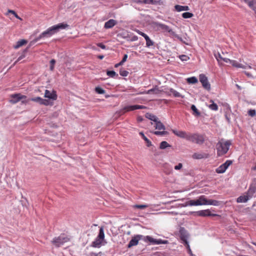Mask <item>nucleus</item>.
<instances>
[{
	"mask_svg": "<svg viewBox=\"0 0 256 256\" xmlns=\"http://www.w3.org/2000/svg\"><path fill=\"white\" fill-rule=\"evenodd\" d=\"M28 100L40 104H44V106H48L52 104V103L50 102L49 100L43 99L39 96L30 98Z\"/></svg>",
	"mask_w": 256,
	"mask_h": 256,
	"instance_id": "obj_9",
	"label": "nucleus"
},
{
	"mask_svg": "<svg viewBox=\"0 0 256 256\" xmlns=\"http://www.w3.org/2000/svg\"><path fill=\"white\" fill-rule=\"evenodd\" d=\"M250 197L247 194L246 195L240 196L237 198L236 202L238 203L246 202L250 199Z\"/></svg>",
	"mask_w": 256,
	"mask_h": 256,
	"instance_id": "obj_22",
	"label": "nucleus"
},
{
	"mask_svg": "<svg viewBox=\"0 0 256 256\" xmlns=\"http://www.w3.org/2000/svg\"><path fill=\"white\" fill-rule=\"evenodd\" d=\"M187 140L198 144H202L204 142V138L198 133H189Z\"/></svg>",
	"mask_w": 256,
	"mask_h": 256,
	"instance_id": "obj_5",
	"label": "nucleus"
},
{
	"mask_svg": "<svg viewBox=\"0 0 256 256\" xmlns=\"http://www.w3.org/2000/svg\"><path fill=\"white\" fill-rule=\"evenodd\" d=\"M68 24L64 23H60L53 26L42 32L39 36L36 38L32 42L35 43L42 38H50L54 34L58 32L60 30L65 29L68 28Z\"/></svg>",
	"mask_w": 256,
	"mask_h": 256,
	"instance_id": "obj_1",
	"label": "nucleus"
},
{
	"mask_svg": "<svg viewBox=\"0 0 256 256\" xmlns=\"http://www.w3.org/2000/svg\"><path fill=\"white\" fill-rule=\"evenodd\" d=\"M116 24L115 20L111 19L106 22L104 24L106 28H112Z\"/></svg>",
	"mask_w": 256,
	"mask_h": 256,
	"instance_id": "obj_24",
	"label": "nucleus"
},
{
	"mask_svg": "<svg viewBox=\"0 0 256 256\" xmlns=\"http://www.w3.org/2000/svg\"><path fill=\"white\" fill-rule=\"evenodd\" d=\"M120 74L122 76H126L128 75V72L123 68H120Z\"/></svg>",
	"mask_w": 256,
	"mask_h": 256,
	"instance_id": "obj_38",
	"label": "nucleus"
},
{
	"mask_svg": "<svg viewBox=\"0 0 256 256\" xmlns=\"http://www.w3.org/2000/svg\"><path fill=\"white\" fill-rule=\"evenodd\" d=\"M96 92L99 94H104L105 93V90L100 87H96L95 88Z\"/></svg>",
	"mask_w": 256,
	"mask_h": 256,
	"instance_id": "obj_44",
	"label": "nucleus"
},
{
	"mask_svg": "<svg viewBox=\"0 0 256 256\" xmlns=\"http://www.w3.org/2000/svg\"><path fill=\"white\" fill-rule=\"evenodd\" d=\"M252 244L256 246V242H252Z\"/></svg>",
	"mask_w": 256,
	"mask_h": 256,
	"instance_id": "obj_63",
	"label": "nucleus"
},
{
	"mask_svg": "<svg viewBox=\"0 0 256 256\" xmlns=\"http://www.w3.org/2000/svg\"><path fill=\"white\" fill-rule=\"evenodd\" d=\"M106 243L104 227L101 226L100 228L98 234L92 242V246L94 248H100L102 244H104Z\"/></svg>",
	"mask_w": 256,
	"mask_h": 256,
	"instance_id": "obj_4",
	"label": "nucleus"
},
{
	"mask_svg": "<svg viewBox=\"0 0 256 256\" xmlns=\"http://www.w3.org/2000/svg\"><path fill=\"white\" fill-rule=\"evenodd\" d=\"M169 32L174 38L180 39V36L177 34L175 32H174L172 29L171 32Z\"/></svg>",
	"mask_w": 256,
	"mask_h": 256,
	"instance_id": "obj_52",
	"label": "nucleus"
},
{
	"mask_svg": "<svg viewBox=\"0 0 256 256\" xmlns=\"http://www.w3.org/2000/svg\"><path fill=\"white\" fill-rule=\"evenodd\" d=\"M104 58V56L103 55H100L98 56V58L102 60Z\"/></svg>",
	"mask_w": 256,
	"mask_h": 256,
	"instance_id": "obj_61",
	"label": "nucleus"
},
{
	"mask_svg": "<svg viewBox=\"0 0 256 256\" xmlns=\"http://www.w3.org/2000/svg\"><path fill=\"white\" fill-rule=\"evenodd\" d=\"M160 92V90L157 88H152L150 90H149L147 92L148 94H158Z\"/></svg>",
	"mask_w": 256,
	"mask_h": 256,
	"instance_id": "obj_37",
	"label": "nucleus"
},
{
	"mask_svg": "<svg viewBox=\"0 0 256 256\" xmlns=\"http://www.w3.org/2000/svg\"><path fill=\"white\" fill-rule=\"evenodd\" d=\"M106 74L108 76L111 78H114L115 76H118V74L113 70H108L106 72Z\"/></svg>",
	"mask_w": 256,
	"mask_h": 256,
	"instance_id": "obj_41",
	"label": "nucleus"
},
{
	"mask_svg": "<svg viewBox=\"0 0 256 256\" xmlns=\"http://www.w3.org/2000/svg\"><path fill=\"white\" fill-rule=\"evenodd\" d=\"M230 64H231L232 66L238 68H242L244 69H252L251 66L248 65H243L242 64L238 63L237 61L235 60H231Z\"/></svg>",
	"mask_w": 256,
	"mask_h": 256,
	"instance_id": "obj_14",
	"label": "nucleus"
},
{
	"mask_svg": "<svg viewBox=\"0 0 256 256\" xmlns=\"http://www.w3.org/2000/svg\"><path fill=\"white\" fill-rule=\"evenodd\" d=\"M44 97L52 100H56L57 98V95L55 91L53 90L52 92H50V90H45Z\"/></svg>",
	"mask_w": 256,
	"mask_h": 256,
	"instance_id": "obj_16",
	"label": "nucleus"
},
{
	"mask_svg": "<svg viewBox=\"0 0 256 256\" xmlns=\"http://www.w3.org/2000/svg\"><path fill=\"white\" fill-rule=\"evenodd\" d=\"M56 63V60L54 59H52L50 61V70L52 71L54 69V65Z\"/></svg>",
	"mask_w": 256,
	"mask_h": 256,
	"instance_id": "obj_49",
	"label": "nucleus"
},
{
	"mask_svg": "<svg viewBox=\"0 0 256 256\" xmlns=\"http://www.w3.org/2000/svg\"><path fill=\"white\" fill-rule=\"evenodd\" d=\"M138 40V36H134L132 37L130 40L135 41V40Z\"/></svg>",
	"mask_w": 256,
	"mask_h": 256,
	"instance_id": "obj_57",
	"label": "nucleus"
},
{
	"mask_svg": "<svg viewBox=\"0 0 256 256\" xmlns=\"http://www.w3.org/2000/svg\"><path fill=\"white\" fill-rule=\"evenodd\" d=\"M156 123L155 128L158 130H162L163 131H156L154 134L156 136H163L166 134L167 132L164 131L165 126L163 124L160 120H158Z\"/></svg>",
	"mask_w": 256,
	"mask_h": 256,
	"instance_id": "obj_7",
	"label": "nucleus"
},
{
	"mask_svg": "<svg viewBox=\"0 0 256 256\" xmlns=\"http://www.w3.org/2000/svg\"><path fill=\"white\" fill-rule=\"evenodd\" d=\"M209 156V154L208 153L203 152H194L192 154V157L193 159L194 160H200L203 158H207Z\"/></svg>",
	"mask_w": 256,
	"mask_h": 256,
	"instance_id": "obj_11",
	"label": "nucleus"
},
{
	"mask_svg": "<svg viewBox=\"0 0 256 256\" xmlns=\"http://www.w3.org/2000/svg\"><path fill=\"white\" fill-rule=\"evenodd\" d=\"M223 62H226V63H230V62L231 60L228 58H224L222 60Z\"/></svg>",
	"mask_w": 256,
	"mask_h": 256,
	"instance_id": "obj_56",
	"label": "nucleus"
},
{
	"mask_svg": "<svg viewBox=\"0 0 256 256\" xmlns=\"http://www.w3.org/2000/svg\"><path fill=\"white\" fill-rule=\"evenodd\" d=\"M214 54L218 64H221V62L222 60L224 57L222 56L219 52H216V51L214 52Z\"/></svg>",
	"mask_w": 256,
	"mask_h": 256,
	"instance_id": "obj_28",
	"label": "nucleus"
},
{
	"mask_svg": "<svg viewBox=\"0 0 256 256\" xmlns=\"http://www.w3.org/2000/svg\"><path fill=\"white\" fill-rule=\"evenodd\" d=\"M193 16H194V14L192 13L189 12H185L182 14V16L184 18H190L192 17Z\"/></svg>",
	"mask_w": 256,
	"mask_h": 256,
	"instance_id": "obj_39",
	"label": "nucleus"
},
{
	"mask_svg": "<svg viewBox=\"0 0 256 256\" xmlns=\"http://www.w3.org/2000/svg\"><path fill=\"white\" fill-rule=\"evenodd\" d=\"M24 57H25V55H24V54L22 55L21 56H19V57H18V60H17V61H19V60H22V59L24 58Z\"/></svg>",
	"mask_w": 256,
	"mask_h": 256,
	"instance_id": "obj_58",
	"label": "nucleus"
},
{
	"mask_svg": "<svg viewBox=\"0 0 256 256\" xmlns=\"http://www.w3.org/2000/svg\"><path fill=\"white\" fill-rule=\"evenodd\" d=\"M244 72L247 76L248 77L250 78H254V77L252 75V72H247V71H244Z\"/></svg>",
	"mask_w": 256,
	"mask_h": 256,
	"instance_id": "obj_54",
	"label": "nucleus"
},
{
	"mask_svg": "<svg viewBox=\"0 0 256 256\" xmlns=\"http://www.w3.org/2000/svg\"><path fill=\"white\" fill-rule=\"evenodd\" d=\"M174 8L177 12L187 11L189 10V7L186 6L176 5Z\"/></svg>",
	"mask_w": 256,
	"mask_h": 256,
	"instance_id": "obj_26",
	"label": "nucleus"
},
{
	"mask_svg": "<svg viewBox=\"0 0 256 256\" xmlns=\"http://www.w3.org/2000/svg\"><path fill=\"white\" fill-rule=\"evenodd\" d=\"M127 108H127V107H125V108H124V110H126Z\"/></svg>",
	"mask_w": 256,
	"mask_h": 256,
	"instance_id": "obj_64",
	"label": "nucleus"
},
{
	"mask_svg": "<svg viewBox=\"0 0 256 256\" xmlns=\"http://www.w3.org/2000/svg\"><path fill=\"white\" fill-rule=\"evenodd\" d=\"M200 81L205 89L208 90H210V84L208 81L207 77L205 75L203 74L200 75Z\"/></svg>",
	"mask_w": 256,
	"mask_h": 256,
	"instance_id": "obj_8",
	"label": "nucleus"
},
{
	"mask_svg": "<svg viewBox=\"0 0 256 256\" xmlns=\"http://www.w3.org/2000/svg\"><path fill=\"white\" fill-rule=\"evenodd\" d=\"M148 204H136L132 206L134 208H140L143 209L146 208H148Z\"/></svg>",
	"mask_w": 256,
	"mask_h": 256,
	"instance_id": "obj_43",
	"label": "nucleus"
},
{
	"mask_svg": "<svg viewBox=\"0 0 256 256\" xmlns=\"http://www.w3.org/2000/svg\"><path fill=\"white\" fill-rule=\"evenodd\" d=\"M70 240V238L64 234H62L58 237L54 238L52 242L56 246L59 247L64 244Z\"/></svg>",
	"mask_w": 256,
	"mask_h": 256,
	"instance_id": "obj_6",
	"label": "nucleus"
},
{
	"mask_svg": "<svg viewBox=\"0 0 256 256\" xmlns=\"http://www.w3.org/2000/svg\"><path fill=\"white\" fill-rule=\"evenodd\" d=\"M210 102L211 104L208 106V108L212 110H214V111L218 110V106L216 103L214 102V100H210Z\"/></svg>",
	"mask_w": 256,
	"mask_h": 256,
	"instance_id": "obj_27",
	"label": "nucleus"
},
{
	"mask_svg": "<svg viewBox=\"0 0 256 256\" xmlns=\"http://www.w3.org/2000/svg\"><path fill=\"white\" fill-rule=\"evenodd\" d=\"M127 58H128L127 54H124L122 60L119 63L116 64L114 66V67L118 68L120 66H122L124 64V63L126 62V60H127Z\"/></svg>",
	"mask_w": 256,
	"mask_h": 256,
	"instance_id": "obj_34",
	"label": "nucleus"
},
{
	"mask_svg": "<svg viewBox=\"0 0 256 256\" xmlns=\"http://www.w3.org/2000/svg\"><path fill=\"white\" fill-rule=\"evenodd\" d=\"M140 134L142 136V138L144 140L146 143V146L149 147L152 146L151 142L144 136L142 132H140Z\"/></svg>",
	"mask_w": 256,
	"mask_h": 256,
	"instance_id": "obj_32",
	"label": "nucleus"
},
{
	"mask_svg": "<svg viewBox=\"0 0 256 256\" xmlns=\"http://www.w3.org/2000/svg\"><path fill=\"white\" fill-rule=\"evenodd\" d=\"M166 93L168 95L172 94L173 96L176 98L180 97V98H183L184 97L182 94H180L177 91H176V90H174V89L172 88L168 89V91H166Z\"/></svg>",
	"mask_w": 256,
	"mask_h": 256,
	"instance_id": "obj_19",
	"label": "nucleus"
},
{
	"mask_svg": "<svg viewBox=\"0 0 256 256\" xmlns=\"http://www.w3.org/2000/svg\"><path fill=\"white\" fill-rule=\"evenodd\" d=\"M246 2L248 3V6L256 12V7L254 6V0H244Z\"/></svg>",
	"mask_w": 256,
	"mask_h": 256,
	"instance_id": "obj_31",
	"label": "nucleus"
},
{
	"mask_svg": "<svg viewBox=\"0 0 256 256\" xmlns=\"http://www.w3.org/2000/svg\"><path fill=\"white\" fill-rule=\"evenodd\" d=\"M27 43V41L25 40H18L16 44L14 46V48L17 49L20 47L22 46L23 45L26 44Z\"/></svg>",
	"mask_w": 256,
	"mask_h": 256,
	"instance_id": "obj_30",
	"label": "nucleus"
},
{
	"mask_svg": "<svg viewBox=\"0 0 256 256\" xmlns=\"http://www.w3.org/2000/svg\"><path fill=\"white\" fill-rule=\"evenodd\" d=\"M248 114L251 116H254L256 114V112L254 110H250L248 111Z\"/></svg>",
	"mask_w": 256,
	"mask_h": 256,
	"instance_id": "obj_50",
	"label": "nucleus"
},
{
	"mask_svg": "<svg viewBox=\"0 0 256 256\" xmlns=\"http://www.w3.org/2000/svg\"><path fill=\"white\" fill-rule=\"evenodd\" d=\"M26 96H22L20 94H14L12 96V99L10 102L12 104H16L21 100L25 99Z\"/></svg>",
	"mask_w": 256,
	"mask_h": 256,
	"instance_id": "obj_15",
	"label": "nucleus"
},
{
	"mask_svg": "<svg viewBox=\"0 0 256 256\" xmlns=\"http://www.w3.org/2000/svg\"><path fill=\"white\" fill-rule=\"evenodd\" d=\"M226 169L224 167L222 164H221L216 169V172L218 174H222L226 172Z\"/></svg>",
	"mask_w": 256,
	"mask_h": 256,
	"instance_id": "obj_36",
	"label": "nucleus"
},
{
	"mask_svg": "<svg viewBox=\"0 0 256 256\" xmlns=\"http://www.w3.org/2000/svg\"><path fill=\"white\" fill-rule=\"evenodd\" d=\"M138 33L140 36H142L146 40V47L150 48V46H154V42L150 39L147 34L140 30H138Z\"/></svg>",
	"mask_w": 256,
	"mask_h": 256,
	"instance_id": "obj_13",
	"label": "nucleus"
},
{
	"mask_svg": "<svg viewBox=\"0 0 256 256\" xmlns=\"http://www.w3.org/2000/svg\"><path fill=\"white\" fill-rule=\"evenodd\" d=\"M184 245L186 246L188 250V253L190 254V256H193L194 254H192V251L190 249V246L188 243L186 244H184Z\"/></svg>",
	"mask_w": 256,
	"mask_h": 256,
	"instance_id": "obj_47",
	"label": "nucleus"
},
{
	"mask_svg": "<svg viewBox=\"0 0 256 256\" xmlns=\"http://www.w3.org/2000/svg\"><path fill=\"white\" fill-rule=\"evenodd\" d=\"M156 244H166L167 243L166 240H156Z\"/></svg>",
	"mask_w": 256,
	"mask_h": 256,
	"instance_id": "obj_53",
	"label": "nucleus"
},
{
	"mask_svg": "<svg viewBox=\"0 0 256 256\" xmlns=\"http://www.w3.org/2000/svg\"><path fill=\"white\" fill-rule=\"evenodd\" d=\"M183 167V164L182 163H178V164L174 166V169L176 170H182Z\"/></svg>",
	"mask_w": 256,
	"mask_h": 256,
	"instance_id": "obj_46",
	"label": "nucleus"
},
{
	"mask_svg": "<svg viewBox=\"0 0 256 256\" xmlns=\"http://www.w3.org/2000/svg\"><path fill=\"white\" fill-rule=\"evenodd\" d=\"M231 144L230 140L221 139L216 146L218 155V156H222L226 154Z\"/></svg>",
	"mask_w": 256,
	"mask_h": 256,
	"instance_id": "obj_3",
	"label": "nucleus"
},
{
	"mask_svg": "<svg viewBox=\"0 0 256 256\" xmlns=\"http://www.w3.org/2000/svg\"><path fill=\"white\" fill-rule=\"evenodd\" d=\"M98 46L100 48L102 49H106V46L105 45L102 44V43H98L97 44Z\"/></svg>",
	"mask_w": 256,
	"mask_h": 256,
	"instance_id": "obj_55",
	"label": "nucleus"
},
{
	"mask_svg": "<svg viewBox=\"0 0 256 256\" xmlns=\"http://www.w3.org/2000/svg\"><path fill=\"white\" fill-rule=\"evenodd\" d=\"M198 216H215L216 214H212L209 210H201L197 212Z\"/></svg>",
	"mask_w": 256,
	"mask_h": 256,
	"instance_id": "obj_17",
	"label": "nucleus"
},
{
	"mask_svg": "<svg viewBox=\"0 0 256 256\" xmlns=\"http://www.w3.org/2000/svg\"><path fill=\"white\" fill-rule=\"evenodd\" d=\"M145 240H148V242H150V243H152V244H156V239H154L150 236H146L145 238Z\"/></svg>",
	"mask_w": 256,
	"mask_h": 256,
	"instance_id": "obj_40",
	"label": "nucleus"
},
{
	"mask_svg": "<svg viewBox=\"0 0 256 256\" xmlns=\"http://www.w3.org/2000/svg\"><path fill=\"white\" fill-rule=\"evenodd\" d=\"M170 147V146L166 141H162L160 144V149L164 150Z\"/></svg>",
	"mask_w": 256,
	"mask_h": 256,
	"instance_id": "obj_35",
	"label": "nucleus"
},
{
	"mask_svg": "<svg viewBox=\"0 0 256 256\" xmlns=\"http://www.w3.org/2000/svg\"><path fill=\"white\" fill-rule=\"evenodd\" d=\"M146 107L142 105H132L129 106V111H132L138 109H143L145 108Z\"/></svg>",
	"mask_w": 256,
	"mask_h": 256,
	"instance_id": "obj_29",
	"label": "nucleus"
},
{
	"mask_svg": "<svg viewBox=\"0 0 256 256\" xmlns=\"http://www.w3.org/2000/svg\"><path fill=\"white\" fill-rule=\"evenodd\" d=\"M179 58L182 61H187L189 59L188 56L184 54L180 56Z\"/></svg>",
	"mask_w": 256,
	"mask_h": 256,
	"instance_id": "obj_48",
	"label": "nucleus"
},
{
	"mask_svg": "<svg viewBox=\"0 0 256 256\" xmlns=\"http://www.w3.org/2000/svg\"><path fill=\"white\" fill-rule=\"evenodd\" d=\"M186 81L188 84H194L198 82V79L195 76H192L188 78Z\"/></svg>",
	"mask_w": 256,
	"mask_h": 256,
	"instance_id": "obj_33",
	"label": "nucleus"
},
{
	"mask_svg": "<svg viewBox=\"0 0 256 256\" xmlns=\"http://www.w3.org/2000/svg\"><path fill=\"white\" fill-rule=\"evenodd\" d=\"M172 132L178 137L182 138L188 140V134L190 132H186L185 131L177 130H172Z\"/></svg>",
	"mask_w": 256,
	"mask_h": 256,
	"instance_id": "obj_12",
	"label": "nucleus"
},
{
	"mask_svg": "<svg viewBox=\"0 0 256 256\" xmlns=\"http://www.w3.org/2000/svg\"><path fill=\"white\" fill-rule=\"evenodd\" d=\"M142 237V235H137L134 237L129 242V248L132 246L136 245L138 244V242Z\"/></svg>",
	"mask_w": 256,
	"mask_h": 256,
	"instance_id": "obj_18",
	"label": "nucleus"
},
{
	"mask_svg": "<svg viewBox=\"0 0 256 256\" xmlns=\"http://www.w3.org/2000/svg\"><path fill=\"white\" fill-rule=\"evenodd\" d=\"M219 202L216 200H208L205 196L202 195L197 200H191L186 202V206H198L202 205H212L217 206Z\"/></svg>",
	"mask_w": 256,
	"mask_h": 256,
	"instance_id": "obj_2",
	"label": "nucleus"
},
{
	"mask_svg": "<svg viewBox=\"0 0 256 256\" xmlns=\"http://www.w3.org/2000/svg\"><path fill=\"white\" fill-rule=\"evenodd\" d=\"M256 192V186L254 185H250L248 190V194L250 198L254 196V194Z\"/></svg>",
	"mask_w": 256,
	"mask_h": 256,
	"instance_id": "obj_23",
	"label": "nucleus"
},
{
	"mask_svg": "<svg viewBox=\"0 0 256 256\" xmlns=\"http://www.w3.org/2000/svg\"><path fill=\"white\" fill-rule=\"evenodd\" d=\"M145 116L146 118L149 119L154 122H156L158 120V118L156 116L149 112L146 113Z\"/></svg>",
	"mask_w": 256,
	"mask_h": 256,
	"instance_id": "obj_25",
	"label": "nucleus"
},
{
	"mask_svg": "<svg viewBox=\"0 0 256 256\" xmlns=\"http://www.w3.org/2000/svg\"><path fill=\"white\" fill-rule=\"evenodd\" d=\"M236 88H237L238 90H241V88H241V87H240L239 85H238V84H236Z\"/></svg>",
	"mask_w": 256,
	"mask_h": 256,
	"instance_id": "obj_62",
	"label": "nucleus"
},
{
	"mask_svg": "<svg viewBox=\"0 0 256 256\" xmlns=\"http://www.w3.org/2000/svg\"><path fill=\"white\" fill-rule=\"evenodd\" d=\"M178 40H180L182 42L186 44H188L186 43V42L185 40H184L181 37H180V39H178Z\"/></svg>",
	"mask_w": 256,
	"mask_h": 256,
	"instance_id": "obj_59",
	"label": "nucleus"
},
{
	"mask_svg": "<svg viewBox=\"0 0 256 256\" xmlns=\"http://www.w3.org/2000/svg\"><path fill=\"white\" fill-rule=\"evenodd\" d=\"M191 109L194 112L196 116H198L200 115V112H199V111L194 104L192 105Z\"/></svg>",
	"mask_w": 256,
	"mask_h": 256,
	"instance_id": "obj_42",
	"label": "nucleus"
},
{
	"mask_svg": "<svg viewBox=\"0 0 256 256\" xmlns=\"http://www.w3.org/2000/svg\"><path fill=\"white\" fill-rule=\"evenodd\" d=\"M162 0H143L138 1L139 3H144L146 4H156L162 3Z\"/></svg>",
	"mask_w": 256,
	"mask_h": 256,
	"instance_id": "obj_20",
	"label": "nucleus"
},
{
	"mask_svg": "<svg viewBox=\"0 0 256 256\" xmlns=\"http://www.w3.org/2000/svg\"><path fill=\"white\" fill-rule=\"evenodd\" d=\"M232 164V161L230 160H227L224 163L222 164L226 169H227L228 166L231 165Z\"/></svg>",
	"mask_w": 256,
	"mask_h": 256,
	"instance_id": "obj_45",
	"label": "nucleus"
},
{
	"mask_svg": "<svg viewBox=\"0 0 256 256\" xmlns=\"http://www.w3.org/2000/svg\"><path fill=\"white\" fill-rule=\"evenodd\" d=\"M180 240L182 241V243L184 244L188 243V232L184 230V228H180Z\"/></svg>",
	"mask_w": 256,
	"mask_h": 256,
	"instance_id": "obj_10",
	"label": "nucleus"
},
{
	"mask_svg": "<svg viewBox=\"0 0 256 256\" xmlns=\"http://www.w3.org/2000/svg\"><path fill=\"white\" fill-rule=\"evenodd\" d=\"M142 120H143V118H142V117H141V116H138V122H142Z\"/></svg>",
	"mask_w": 256,
	"mask_h": 256,
	"instance_id": "obj_60",
	"label": "nucleus"
},
{
	"mask_svg": "<svg viewBox=\"0 0 256 256\" xmlns=\"http://www.w3.org/2000/svg\"><path fill=\"white\" fill-rule=\"evenodd\" d=\"M8 12H9V13H11V14H13L16 18H18V19H19V20H22V18H20V16H18L16 14V12H15L14 10H8Z\"/></svg>",
	"mask_w": 256,
	"mask_h": 256,
	"instance_id": "obj_51",
	"label": "nucleus"
},
{
	"mask_svg": "<svg viewBox=\"0 0 256 256\" xmlns=\"http://www.w3.org/2000/svg\"><path fill=\"white\" fill-rule=\"evenodd\" d=\"M154 24L156 26L160 28L164 31L168 32H171V28L167 25L158 22H156Z\"/></svg>",
	"mask_w": 256,
	"mask_h": 256,
	"instance_id": "obj_21",
	"label": "nucleus"
}]
</instances>
